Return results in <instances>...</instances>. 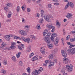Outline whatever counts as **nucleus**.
<instances>
[{
    "instance_id": "nucleus-20",
    "label": "nucleus",
    "mask_w": 75,
    "mask_h": 75,
    "mask_svg": "<svg viewBox=\"0 0 75 75\" xmlns=\"http://www.w3.org/2000/svg\"><path fill=\"white\" fill-rule=\"evenodd\" d=\"M53 57H54V54H51L49 57V58L50 59H52Z\"/></svg>"
},
{
    "instance_id": "nucleus-56",
    "label": "nucleus",
    "mask_w": 75,
    "mask_h": 75,
    "mask_svg": "<svg viewBox=\"0 0 75 75\" xmlns=\"http://www.w3.org/2000/svg\"><path fill=\"white\" fill-rule=\"evenodd\" d=\"M25 6V5H23V6H22L21 8L22 9V10H24V7Z\"/></svg>"
},
{
    "instance_id": "nucleus-29",
    "label": "nucleus",
    "mask_w": 75,
    "mask_h": 75,
    "mask_svg": "<svg viewBox=\"0 0 75 75\" xmlns=\"http://www.w3.org/2000/svg\"><path fill=\"white\" fill-rule=\"evenodd\" d=\"M22 23H26V21L25 19L24 18H22Z\"/></svg>"
},
{
    "instance_id": "nucleus-16",
    "label": "nucleus",
    "mask_w": 75,
    "mask_h": 75,
    "mask_svg": "<svg viewBox=\"0 0 75 75\" xmlns=\"http://www.w3.org/2000/svg\"><path fill=\"white\" fill-rule=\"evenodd\" d=\"M72 15L71 13H68L67 15H66V17L68 18H71Z\"/></svg>"
},
{
    "instance_id": "nucleus-23",
    "label": "nucleus",
    "mask_w": 75,
    "mask_h": 75,
    "mask_svg": "<svg viewBox=\"0 0 75 75\" xmlns=\"http://www.w3.org/2000/svg\"><path fill=\"white\" fill-rule=\"evenodd\" d=\"M45 42L46 43H50V42H51V40L50 39H47V40H45Z\"/></svg>"
},
{
    "instance_id": "nucleus-41",
    "label": "nucleus",
    "mask_w": 75,
    "mask_h": 75,
    "mask_svg": "<svg viewBox=\"0 0 75 75\" xmlns=\"http://www.w3.org/2000/svg\"><path fill=\"white\" fill-rule=\"evenodd\" d=\"M71 37V36L70 35H68L67 36V37H66V39L67 40H68L69 38H70Z\"/></svg>"
},
{
    "instance_id": "nucleus-30",
    "label": "nucleus",
    "mask_w": 75,
    "mask_h": 75,
    "mask_svg": "<svg viewBox=\"0 0 75 75\" xmlns=\"http://www.w3.org/2000/svg\"><path fill=\"white\" fill-rule=\"evenodd\" d=\"M6 6H8V7H11L13 6V4L11 3H8L6 4Z\"/></svg>"
},
{
    "instance_id": "nucleus-36",
    "label": "nucleus",
    "mask_w": 75,
    "mask_h": 75,
    "mask_svg": "<svg viewBox=\"0 0 75 75\" xmlns=\"http://www.w3.org/2000/svg\"><path fill=\"white\" fill-rule=\"evenodd\" d=\"M34 54V53L33 52H32L30 54L29 56V58H31L32 56H33Z\"/></svg>"
},
{
    "instance_id": "nucleus-3",
    "label": "nucleus",
    "mask_w": 75,
    "mask_h": 75,
    "mask_svg": "<svg viewBox=\"0 0 75 75\" xmlns=\"http://www.w3.org/2000/svg\"><path fill=\"white\" fill-rule=\"evenodd\" d=\"M67 51L70 54H75V47L71 49H69Z\"/></svg>"
},
{
    "instance_id": "nucleus-34",
    "label": "nucleus",
    "mask_w": 75,
    "mask_h": 75,
    "mask_svg": "<svg viewBox=\"0 0 75 75\" xmlns=\"http://www.w3.org/2000/svg\"><path fill=\"white\" fill-rule=\"evenodd\" d=\"M6 45L7 44H6L4 42L2 44H1V45L2 47H5V46H6Z\"/></svg>"
},
{
    "instance_id": "nucleus-64",
    "label": "nucleus",
    "mask_w": 75,
    "mask_h": 75,
    "mask_svg": "<svg viewBox=\"0 0 75 75\" xmlns=\"http://www.w3.org/2000/svg\"><path fill=\"white\" fill-rule=\"evenodd\" d=\"M63 75H67V73H65L64 72L63 73Z\"/></svg>"
},
{
    "instance_id": "nucleus-1",
    "label": "nucleus",
    "mask_w": 75,
    "mask_h": 75,
    "mask_svg": "<svg viewBox=\"0 0 75 75\" xmlns=\"http://www.w3.org/2000/svg\"><path fill=\"white\" fill-rule=\"evenodd\" d=\"M66 68L68 72H71L72 71V69H73V66L72 64H70V65L67 64L66 66Z\"/></svg>"
},
{
    "instance_id": "nucleus-61",
    "label": "nucleus",
    "mask_w": 75,
    "mask_h": 75,
    "mask_svg": "<svg viewBox=\"0 0 75 75\" xmlns=\"http://www.w3.org/2000/svg\"><path fill=\"white\" fill-rule=\"evenodd\" d=\"M20 7L19 6H18L17 7V10H20Z\"/></svg>"
},
{
    "instance_id": "nucleus-63",
    "label": "nucleus",
    "mask_w": 75,
    "mask_h": 75,
    "mask_svg": "<svg viewBox=\"0 0 75 75\" xmlns=\"http://www.w3.org/2000/svg\"><path fill=\"white\" fill-rule=\"evenodd\" d=\"M67 44L68 45H71V43L69 42H67Z\"/></svg>"
},
{
    "instance_id": "nucleus-11",
    "label": "nucleus",
    "mask_w": 75,
    "mask_h": 75,
    "mask_svg": "<svg viewBox=\"0 0 75 75\" xmlns=\"http://www.w3.org/2000/svg\"><path fill=\"white\" fill-rule=\"evenodd\" d=\"M49 64H50L49 65V67L50 68L51 67V66L54 65V62H51V60H49Z\"/></svg>"
},
{
    "instance_id": "nucleus-24",
    "label": "nucleus",
    "mask_w": 75,
    "mask_h": 75,
    "mask_svg": "<svg viewBox=\"0 0 75 75\" xmlns=\"http://www.w3.org/2000/svg\"><path fill=\"white\" fill-rule=\"evenodd\" d=\"M49 38H50L49 36H48V35H46L45 37L44 40H48L49 39Z\"/></svg>"
},
{
    "instance_id": "nucleus-15",
    "label": "nucleus",
    "mask_w": 75,
    "mask_h": 75,
    "mask_svg": "<svg viewBox=\"0 0 75 75\" xmlns=\"http://www.w3.org/2000/svg\"><path fill=\"white\" fill-rule=\"evenodd\" d=\"M26 51L28 52L31 51V46L30 45L27 48Z\"/></svg>"
},
{
    "instance_id": "nucleus-2",
    "label": "nucleus",
    "mask_w": 75,
    "mask_h": 75,
    "mask_svg": "<svg viewBox=\"0 0 75 75\" xmlns=\"http://www.w3.org/2000/svg\"><path fill=\"white\" fill-rule=\"evenodd\" d=\"M47 27L48 28V30H50V29H52L51 30L52 32H54L55 31V27L52 25H50L48 24L47 25Z\"/></svg>"
},
{
    "instance_id": "nucleus-35",
    "label": "nucleus",
    "mask_w": 75,
    "mask_h": 75,
    "mask_svg": "<svg viewBox=\"0 0 75 75\" xmlns=\"http://www.w3.org/2000/svg\"><path fill=\"white\" fill-rule=\"evenodd\" d=\"M22 64H23V62H22V61H20L19 63V66H22Z\"/></svg>"
},
{
    "instance_id": "nucleus-50",
    "label": "nucleus",
    "mask_w": 75,
    "mask_h": 75,
    "mask_svg": "<svg viewBox=\"0 0 75 75\" xmlns=\"http://www.w3.org/2000/svg\"><path fill=\"white\" fill-rule=\"evenodd\" d=\"M70 41L71 42H74V41H74V38H73L72 39H71L70 40Z\"/></svg>"
},
{
    "instance_id": "nucleus-25",
    "label": "nucleus",
    "mask_w": 75,
    "mask_h": 75,
    "mask_svg": "<svg viewBox=\"0 0 75 75\" xmlns=\"http://www.w3.org/2000/svg\"><path fill=\"white\" fill-rule=\"evenodd\" d=\"M44 21V20L42 18H41L39 21V22L40 23H42Z\"/></svg>"
},
{
    "instance_id": "nucleus-62",
    "label": "nucleus",
    "mask_w": 75,
    "mask_h": 75,
    "mask_svg": "<svg viewBox=\"0 0 75 75\" xmlns=\"http://www.w3.org/2000/svg\"><path fill=\"white\" fill-rule=\"evenodd\" d=\"M25 30L27 32H28V31H29V28L25 29Z\"/></svg>"
},
{
    "instance_id": "nucleus-54",
    "label": "nucleus",
    "mask_w": 75,
    "mask_h": 75,
    "mask_svg": "<svg viewBox=\"0 0 75 75\" xmlns=\"http://www.w3.org/2000/svg\"><path fill=\"white\" fill-rule=\"evenodd\" d=\"M52 35H54V37H57V33H53L52 34Z\"/></svg>"
},
{
    "instance_id": "nucleus-58",
    "label": "nucleus",
    "mask_w": 75,
    "mask_h": 75,
    "mask_svg": "<svg viewBox=\"0 0 75 75\" xmlns=\"http://www.w3.org/2000/svg\"><path fill=\"white\" fill-rule=\"evenodd\" d=\"M47 36L48 37H49L50 38V35H51V33H47Z\"/></svg>"
},
{
    "instance_id": "nucleus-38",
    "label": "nucleus",
    "mask_w": 75,
    "mask_h": 75,
    "mask_svg": "<svg viewBox=\"0 0 75 75\" xmlns=\"http://www.w3.org/2000/svg\"><path fill=\"white\" fill-rule=\"evenodd\" d=\"M10 48L11 49H15V48H16V47L14 46L11 45V46L10 47Z\"/></svg>"
},
{
    "instance_id": "nucleus-5",
    "label": "nucleus",
    "mask_w": 75,
    "mask_h": 75,
    "mask_svg": "<svg viewBox=\"0 0 75 75\" xmlns=\"http://www.w3.org/2000/svg\"><path fill=\"white\" fill-rule=\"evenodd\" d=\"M19 33L21 35L23 36L27 35V33H25V31L22 30H19Z\"/></svg>"
},
{
    "instance_id": "nucleus-22",
    "label": "nucleus",
    "mask_w": 75,
    "mask_h": 75,
    "mask_svg": "<svg viewBox=\"0 0 75 75\" xmlns=\"http://www.w3.org/2000/svg\"><path fill=\"white\" fill-rule=\"evenodd\" d=\"M21 53L19 52L18 53V54H16V57L17 58H20V55H21Z\"/></svg>"
},
{
    "instance_id": "nucleus-26",
    "label": "nucleus",
    "mask_w": 75,
    "mask_h": 75,
    "mask_svg": "<svg viewBox=\"0 0 75 75\" xmlns=\"http://www.w3.org/2000/svg\"><path fill=\"white\" fill-rule=\"evenodd\" d=\"M50 38L52 42H54V37L52 36H51Z\"/></svg>"
},
{
    "instance_id": "nucleus-8",
    "label": "nucleus",
    "mask_w": 75,
    "mask_h": 75,
    "mask_svg": "<svg viewBox=\"0 0 75 75\" xmlns=\"http://www.w3.org/2000/svg\"><path fill=\"white\" fill-rule=\"evenodd\" d=\"M40 73L38 72L37 70H35V71H33L32 73V75H38V74H40Z\"/></svg>"
},
{
    "instance_id": "nucleus-31",
    "label": "nucleus",
    "mask_w": 75,
    "mask_h": 75,
    "mask_svg": "<svg viewBox=\"0 0 75 75\" xmlns=\"http://www.w3.org/2000/svg\"><path fill=\"white\" fill-rule=\"evenodd\" d=\"M12 59L13 61H16V59L15 57L13 56L12 57Z\"/></svg>"
},
{
    "instance_id": "nucleus-53",
    "label": "nucleus",
    "mask_w": 75,
    "mask_h": 75,
    "mask_svg": "<svg viewBox=\"0 0 75 75\" xmlns=\"http://www.w3.org/2000/svg\"><path fill=\"white\" fill-rule=\"evenodd\" d=\"M40 14L38 13H37L36 14V16L37 17H39V16Z\"/></svg>"
},
{
    "instance_id": "nucleus-13",
    "label": "nucleus",
    "mask_w": 75,
    "mask_h": 75,
    "mask_svg": "<svg viewBox=\"0 0 75 75\" xmlns=\"http://www.w3.org/2000/svg\"><path fill=\"white\" fill-rule=\"evenodd\" d=\"M68 3V4H69V6H70L71 8H73V7H74V4L70 2H69Z\"/></svg>"
},
{
    "instance_id": "nucleus-7",
    "label": "nucleus",
    "mask_w": 75,
    "mask_h": 75,
    "mask_svg": "<svg viewBox=\"0 0 75 75\" xmlns=\"http://www.w3.org/2000/svg\"><path fill=\"white\" fill-rule=\"evenodd\" d=\"M10 36H11L10 35H6L5 36V39L6 41H10L11 39Z\"/></svg>"
},
{
    "instance_id": "nucleus-39",
    "label": "nucleus",
    "mask_w": 75,
    "mask_h": 75,
    "mask_svg": "<svg viewBox=\"0 0 75 75\" xmlns=\"http://www.w3.org/2000/svg\"><path fill=\"white\" fill-rule=\"evenodd\" d=\"M7 60L5 59L4 60V65H6L7 64Z\"/></svg>"
},
{
    "instance_id": "nucleus-55",
    "label": "nucleus",
    "mask_w": 75,
    "mask_h": 75,
    "mask_svg": "<svg viewBox=\"0 0 75 75\" xmlns=\"http://www.w3.org/2000/svg\"><path fill=\"white\" fill-rule=\"evenodd\" d=\"M54 62H55V63H57V59H54Z\"/></svg>"
},
{
    "instance_id": "nucleus-60",
    "label": "nucleus",
    "mask_w": 75,
    "mask_h": 75,
    "mask_svg": "<svg viewBox=\"0 0 75 75\" xmlns=\"http://www.w3.org/2000/svg\"><path fill=\"white\" fill-rule=\"evenodd\" d=\"M4 10H8V7H5L4 8Z\"/></svg>"
},
{
    "instance_id": "nucleus-10",
    "label": "nucleus",
    "mask_w": 75,
    "mask_h": 75,
    "mask_svg": "<svg viewBox=\"0 0 75 75\" xmlns=\"http://www.w3.org/2000/svg\"><path fill=\"white\" fill-rule=\"evenodd\" d=\"M63 61H65V64H68V63L70 62V61L69 59L66 58H64L63 59Z\"/></svg>"
},
{
    "instance_id": "nucleus-6",
    "label": "nucleus",
    "mask_w": 75,
    "mask_h": 75,
    "mask_svg": "<svg viewBox=\"0 0 75 75\" xmlns=\"http://www.w3.org/2000/svg\"><path fill=\"white\" fill-rule=\"evenodd\" d=\"M44 19L47 21L48 22H50L51 21V19L47 15H45L44 17Z\"/></svg>"
},
{
    "instance_id": "nucleus-28",
    "label": "nucleus",
    "mask_w": 75,
    "mask_h": 75,
    "mask_svg": "<svg viewBox=\"0 0 75 75\" xmlns=\"http://www.w3.org/2000/svg\"><path fill=\"white\" fill-rule=\"evenodd\" d=\"M1 72L2 73H4V74H6V70H5L4 69H2Z\"/></svg>"
},
{
    "instance_id": "nucleus-14",
    "label": "nucleus",
    "mask_w": 75,
    "mask_h": 75,
    "mask_svg": "<svg viewBox=\"0 0 75 75\" xmlns=\"http://www.w3.org/2000/svg\"><path fill=\"white\" fill-rule=\"evenodd\" d=\"M56 24L58 28H60V27L61 26V24L59 23L58 21H56Z\"/></svg>"
},
{
    "instance_id": "nucleus-18",
    "label": "nucleus",
    "mask_w": 75,
    "mask_h": 75,
    "mask_svg": "<svg viewBox=\"0 0 75 75\" xmlns=\"http://www.w3.org/2000/svg\"><path fill=\"white\" fill-rule=\"evenodd\" d=\"M47 45L49 48L51 49L52 48V44L48 43L47 44Z\"/></svg>"
},
{
    "instance_id": "nucleus-33",
    "label": "nucleus",
    "mask_w": 75,
    "mask_h": 75,
    "mask_svg": "<svg viewBox=\"0 0 75 75\" xmlns=\"http://www.w3.org/2000/svg\"><path fill=\"white\" fill-rule=\"evenodd\" d=\"M42 70H43V68L42 67H40L39 68V70H38V72H39V71H40V72H42Z\"/></svg>"
},
{
    "instance_id": "nucleus-49",
    "label": "nucleus",
    "mask_w": 75,
    "mask_h": 75,
    "mask_svg": "<svg viewBox=\"0 0 75 75\" xmlns=\"http://www.w3.org/2000/svg\"><path fill=\"white\" fill-rule=\"evenodd\" d=\"M62 43L63 44V45H64V39L62 38Z\"/></svg>"
},
{
    "instance_id": "nucleus-57",
    "label": "nucleus",
    "mask_w": 75,
    "mask_h": 75,
    "mask_svg": "<svg viewBox=\"0 0 75 75\" xmlns=\"http://www.w3.org/2000/svg\"><path fill=\"white\" fill-rule=\"evenodd\" d=\"M58 42L57 41H56V40L55 41L54 44H55V45H57V44H58Z\"/></svg>"
},
{
    "instance_id": "nucleus-19",
    "label": "nucleus",
    "mask_w": 75,
    "mask_h": 75,
    "mask_svg": "<svg viewBox=\"0 0 75 75\" xmlns=\"http://www.w3.org/2000/svg\"><path fill=\"white\" fill-rule=\"evenodd\" d=\"M38 59V58L36 56L34 57L32 59V61H37Z\"/></svg>"
},
{
    "instance_id": "nucleus-44",
    "label": "nucleus",
    "mask_w": 75,
    "mask_h": 75,
    "mask_svg": "<svg viewBox=\"0 0 75 75\" xmlns=\"http://www.w3.org/2000/svg\"><path fill=\"white\" fill-rule=\"evenodd\" d=\"M27 70L28 72L29 73H30V67H28L27 68Z\"/></svg>"
},
{
    "instance_id": "nucleus-4",
    "label": "nucleus",
    "mask_w": 75,
    "mask_h": 75,
    "mask_svg": "<svg viewBox=\"0 0 75 75\" xmlns=\"http://www.w3.org/2000/svg\"><path fill=\"white\" fill-rule=\"evenodd\" d=\"M21 38L22 40L24 42H26L28 43H29L30 42V38H25L24 37H21Z\"/></svg>"
},
{
    "instance_id": "nucleus-42",
    "label": "nucleus",
    "mask_w": 75,
    "mask_h": 75,
    "mask_svg": "<svg viewBox=\"0 0 75 75\" xmlns=\"http://www.w3.org/2000/svg\"><path fill=\"white\" fill-rule=\"evenodd\" d=\"M68 7H69V5L68 4V3L67 5L66 6L65 8V10L67 9V8H68Z\"/></svg>"
},
{
    "instance_id": "nucleus-45",
    "label": "nucleus",
    "mask_w": 75,
    "mask_h": 75,
    "mask_svg": "<svg viewBox=\"0 0 75 75\" xmlns=\"http://www.w3.org/2000/svg\"><path fill=\"white\" fill-rule=\"evenodd\" d=\"M24 28H25V29H26L27 28H30V26H28V25H26L25 26Z\"/></svg>"
},
{
    "instance_id": "nucleus-51",
    "label": "nucleus",
    "mask_w": 75,
    "mask_h": 75,
    "mask_svg": "<svg viewBox=\"0 0 75 75\" xmlns=\"http://www.w3.org/2000/svg\"><path fill=\"white\" fill-rule=\"evenodd\" d=\"M59 38H57L56 39L55 41L58 42V41H59Z\"/></svg>"
},
{
    "instance_id": "nucleus-46",
    "label": "nucleus",
    "mask_w": 75,
    "mask_h": 75,
    "mask_svg": "<svg viewBox=\"0 0 75 75\" xmlns=\"http://www.w3.org/2000/svg\"><path fill=\"white\" fill-rule=\"evenodd\" d=\"M75 45H71L69 46V48H70V49L72 48V47H75Z\"/></svg>"
},
{
    "instance_id": "nucleus-21",
    "label": "nucleus",
    "mask_w": 75,
    "mask_h": 75,
    "mask_svg": "<svg viewBox=\"0 0 75 75\" xmlns=\"http://www.w3.org/2000/svg\"><path fill=\"white\" fill-rule=\"evenodd\" d=\"M11 16V12L10 11L8 13V14L7 16V17L8 18H10Z\"/></svg>"
},
{
    "instance_id": "nucleus-59",
    "label": "nucleus",
    "mask_w": 75,
    "mask_h": 75,
    "mask_svg": "<svg viewBox=\"0 0 75 75\" xmlns=\"http://www.w3.org/2000/svg\"><path fill=\"white\" fill-rule=\"evenodd\" d=\"M63 34L64 35H65L66 32H65V30H64V29L63 30Z\"/></svg>"
},
{
    "instance_id": "nucleus-37",
    "label": "nucleus",
    "mask_w": 75,
    "mask_h": 75,
    "mask_svg": "<svg viewBox=\"0 0 75 75\" xmlns=\"http://www.w3.org/2000/svg\"><path fill=\"white\" fill-rule=\"evenodd\" d=\"M41 16H42L44 13V11L43 10H41Z\"/></svg>"
},
{
    "instance_id": "nucleus-27",
    "label": "nucleus",
    "mask_w": 75,
    "mask_h": 75,
    "mask_svg": "<svg viewBox=\"0 0 75 75\" xmlns=\"http://www.w3.org/2000/svg\"><path fill=\"white\" fill-rule=\"evenodd\" d=\"M40 25L39 24H38L36 26V28L38 30H40Z\"/></svg>"
},
{
    "instance_id": "nucleus-48",
    "label": "nucleus",
    "mask_w": 75,
    "mask_h": 75,
    "mask_svg": "<svg viewBox=\"0 0 75 75\" xmlns=\"http://www.w3.org/2000/svg\"><path fill=\"white\" fill-rule=\"evenodd\" d=\"M52 6V5L51 4H49L48 5V7L49 8H51V7Z\"/></svg>"
},
{
    "instance_id": "nucleus-9",
    "label": "nucleus",
    "mask_w": 75,
    "mask_h": 75,
    "mask_svg": "<svg viewBox=\"0 0 75 75\" xmlns=\"http://www.w3.org/2000/svg\"><path fill=\"white\" fill-rule=\"evenodd\" d=\"M62 54L63 57H67V54L64 50L62 51Z\"/></svg>"
},
{
    "instance_id": "nucleus-47",
    "label": "nucleus",
    "mask_w": 75,
    "mask_h": 75,
    "mask_svg": "<svg viewBox=\"0 0 75 75\" xmlns=\"http://www.w3.org/2000/svg\"><path fill=\"white\" fill-rule=\"evenodd\" d=\"M16 45V43L15 42H12L11 44V45L14 46V45Z\"/></svg>"
},
{
    "instance_id": "nucleus-12",
    "label": "nucleus",
    "mask_w": 75,
    "mask_h": 75,
    "mask_svg": "<svg viewBox=\"0 0 75 75\" xmlns=\"http://www.w3.org/2000/svg\"><path fill=\"white\" fill-rule=\"evenodd\" d=\"M40 52L42 54H45V48L44 47H42L40 49Z\"/></svg>"
},
{
    "instance_id": "nucleus-52",
    "label": "nucleus",
    "mask_w": 75,
    "mask_h": 75,
    "mask_svg": "<svg viewBox=\"0 0 75 75\" xmlns=\"http://www.w3.org/2000/svg\"><path fill=\"white\" fill-rule=\"evenodd\" d=\"M54 4L55 5V6H58V5H59V3H54Z\"/></svg>"
},
{
    "instance_id": "nucleus-17",
    "label": "nucleus",
    "mask_w": 75,
    "mask_h": 75,
    "mask_svg": "<svg viewBox=\"0 0 75 75\" xmlns=\"http://www.w3.org/2000/svg\"><path fill=\"white\" fill-rule=\"evenodd\" d=\"M30 37L31 38L33 39V40H37V37L34 35H31L30 36Z\"/></svg>"
},
{
    "instance_id": "nucleus-40",
    "label": "nucleus",
    "mask_w": 75,
    "mask_h": 75,
    "mask_svg": "<svg viewBox=\"0 0 75 75\" xmlns=\"http://www.w3.org/2000/svg\"><path fill=\"white\" fill-rule=\"evenodd\" d=\"M57 51H58V50L56 49L54 50L53 51V52L54 54H55V53H56V52H57Z\"/></svg>"
},
{
    "instance_id": "nucleus-43",
    "label": "nucleus",
    "mask_w": 75,
    "mask_h": 75,
    "mask_svg": "<svg viewBox=\"0 0 75 75\" xmlns=\"http://www.w3.org/2000/svg\"><path fill=\"white\" fill-rule=\"evenodd\" d=\"M65 72V69H62V74L64 73Z\"/></svg>"
},
{
    "instance_id": "nucleus-32",
    "label": "nucleus",
    "mask_w": 75,
    "mask_h": 75,
    "mask_svg": "<svg viewBox=\"0 0 75 75\" xmlns=\"http://www.w3.org/2000/svg\"><path fill=\"white\" fill-rule=\"evenodd\" d=\"M11 19L10 18L7 19L6 20V23H9L10 22H11Z\"/></svg>"
}]
</instances>
